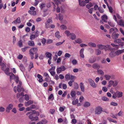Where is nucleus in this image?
<instances>
[{"label": "nucleus", "mask_w": 124, "mask_h": 124, "mask_svg": "<svg viewBox=\"0 0 124 124\" xmlns=\"http://www.w3.org/2000/svg\"><path fill=\"white\" fill-rule=\"evenodd\" d=\"M102 108L101 107L98 106L96 107L95 109V114H97L98 115H100L102 111Z\"/></svg>", "instance_id": "nucleus-1"}, {"label": "nucleus", "mask_w": 124, "mask_h": 124, "mask_svg": "<svg viewBox=\"0 0 124 124\" xmlns=\"http://www.w3.org/2000/svg\"><path fill=\"white\" fill-rule=\"evenodd\" d=\"M109 46H110L108 45H107L106 46L99 44L97 45V47L99 48L101 50L105 49L106 51L107 49V48H109Z\"/></svg>", "instance_id": "nucleus-2"}, {"label": "nucleus", "mask_w": 124, "mask_h": 124, "mask_svg": "<svg viewBox=\"0 0 124 124\" xmlns=\"http://www.w3.org/2000/svg\"><path fill=\"white\" fill-rule=\"evenodd\" d=\"M66 69L65 67L64 66H62L60 67L57 68L56 69L57 73H60L62 71L65 70Z\"/></svg>", "instance_id": "nucleus-3"}, {"label": "nucleus", "mask_w": 124, "mask_h": 124, "mask_svg": "<svg viewBox=\"0 0 124 124\" xmlns=\"http://www.w3.org/2000/svg\"><path fill=\"white\" fill-rule=\"evenodd\" d=\"M88 81L90 85L93 88H96L97 87V85H95L94 81L92 79L89 78L88 79Z\"/></svg>", "instance_id": "nucleus-4"}, {"label": "nucleus", "mask_w": 124, "mask_h": 124, "mask_svg": "<svg viewBox=\"0 0 124 124\" xmlns=\"http://www.w3.org/2000/svg\"><path fill=\"white\" fill-rule=\"evenodd\" d=\"M38 49L37 47L32 48L29 50L30 54H34L33 53L36 54L38 51Z\"/></svg>", "instance_id": "nucleus-5"}, {"label": "nucleus", "mask_w": 124, "mask_h": 124, "mask_svg": "<svg viewBox=\"0 0 124 124\" xmlns=\"http://www.w3.org/2000/svg\"><path fill=\"white\" fill-rule=\"evenodd\" d=\"M119 34L118 33H117L116 31H114L112 35V37L113 39H116L119 36Z\"/></svg>", "instance_id": "nucleus-6"}, {"label": "nucleus", "mask_w": 124, "mask_h": 124, "mask_svg": "<svg viewBox=\"0 0 124 124\" xmlns=\"http://www.w3.org/2000/svg\"><path fill=\"white\" fill-rule=\"evenodd\" d=\"M21 22L20 18L19 17H18L16 20L13 21L12 23L17 24L18 23H20Z\"/></svg>", "instance_id": "nucleus-7"}, {"label": "nucleus", "mask_w": 124, "mask_h": 124, "mask_svg": "<svg viewBox=\"0 0 124 124\" xmlns=\"http://www.w3.org/2000/svg\"><path fill=\"white\" fill-rule=\"evenodd\" d=\"M124 52V50H118L115 52L116 55L118 56L120 54Z\"/></svg>", "instance_id": "nucleus-8"}, {"label": "nucleus", "mask_w": 124, "mask_h": 124, "mask_svg": "<svg viewBox=\"0 0 124 124\" xmlns=\"http://www.w3.org/2000/svg\"><path fill=\"white\" fill-rule=\"evenodd\" d=\"M13 107V104H11L9 105L8 107H7L6 109V111L8 112H9V110L12 109Z\"/></svg>", "instance_id": "nucleus-9"}, {"label": "nucleus", "mask_w": 124, "mask_h": 124, "mask_svg": "<svg viewBox=\"0 0 124 124\" xmlns=\"http://www.w3.org/2000/svg\"><path fill=\"white\" fill-rule=\"evenodd\" d=\"M69 38L73 40L76 39V36L73 33H71L69 35Z\"/></svg>", "instance_id": "nucleus-10"}, {"label": "nucleus", "mask_w": 124, "mask_h": 124, "mask_svg": "<svg viewBox=\"0 0 124 124\" xmlns=\"http://www.w3.org/2000/svg\"><path fill=\"white\" fill-rule=\"evenodd\" d=\"M79 85L81 91L83 92H84L85 91V87L83 83L81 82L79 84Z\"/></svg>", "instance_id": "nucleus-11"}, {"label": "nucleus", "mask_w": 124, "mask_h": 124, "mask_svg": "<svg viewBox=\"0 0 124 124\" xmlns=\"http://www.w3.org/2000/svg\"><path fill=\"white\" fill-rule=\"evenodd\" d=\"M118 23L119 25L122 27L124 26V21L123 19L120 20Z\"/></svg>", "instance_id": "nucleus-12"}, {"label": "nucleus", "mask_w": 124, "mask_h": 124, "mask_svg": "<svg viewBox=\"0 0 124 124\" xmlns=\"http://www.w3.org/2000/svg\"><path fill=\"white\" fill-rule=\"evenodd\" d=\"M37 77L39 79V81L40 82H42L43 81V77L41 75L39 74H38L37 75Z\"/></svg>", "instance_id": "nucleus-13"}, {"label": "nucleus", "mask_w": 124, "mask_h": 124, "mask_svg": "<svg viewBox=\"0 0 124 124\" xmlns=\"http://www.w3.org/2000/svg\"><path fill=\"white\" fill-rule=\"evenodd\" d=\"M84 50V48H82L81 49L80 52V56L83 58H84L85 57L84 55L83 54Z\"/></svg>", "instance_id": "nucleus-14"}, {"label": "nucleus", "mask_w": 124, "mask_h": 124, "mask_svg": "<svg viewBox=\"0 0 124 124\" xmlns=\"http://www.w3.org/2000/svg\"><path fill=\"white\" fill-rule=\"evenodd\" d=\"M79 5L82 6H83L85 5V1L83 0L81 1V0H78Z\"/></svg>", "instance_id": "nucleus-15"}, {"label": "nucleus", "mask_w": 124, "mask_h": 124, "mask_svg": "<svg viewBox=\"0 0 124 124\" xmlns=\"http://www.w3.org/2000/svg\"><path fill=\"white\" fill-rule=\"evenodd\" d=\"M21 90L23 91H24V90L23 89H22V88H21V85H18L17 87V91L18 92H20Z\"/></svg>", "instance_id": "nucleus-16"}, {"label": "nucleus", "mask_w": 124, "mask_h": 124, "mask_svg": "<svg viewBox=\"0 0 124 124\" xmlns=\"http://www.w3.org/2000/svg\"><path fill=\"white\" fill-rule=\"evenodd\" d=\"M9 68H6V69H4V70H3L4 71V73L7 75H10V74L11 73H9Z\"/></svg>", "instance_id": "nucleus-17"}, {"label": "nucleus", "mask_w": 124, "mask_h": 124, "mask_svg": "<svg viewBox=\"0 0 124 124\" xmlns=\"http://www.w3.org/2000/svg\"><path fill=\"white\" fill-rule=\"evenodd\" d=\"M107 17L106 15H104L102 16V20L103 22H107Z\"/></svg>", "instance_id": "nucleus-18"}, {"label": "nucleus", "mask_w": 124, "mask_h": 124, "mask_svg": "<svg viewBox=\"0 0 124 124\" xmlns=\"http://www.w3.org/2000/svg\"><path fill=\"white\" fill-rule=\"evenodd\" d=\"M93 68L94 69H99L100 68V65L96 63H95L93 65Z\"/></svg>", "instance_id": "nucleus-19"}, {"label": "nucleus", "mask_w": 124, "mask_h": 124, "mask_svg": "<svg viewBox=\"0 0 124 124\" xmlns=\"http://www.w3.org/2000/svg\"><path fill=\"white\" fill-rule=\"evenodd\" d=\"M28 44L30 46H33L34 45V43L33 40H29L28 42Z\"/></svg>", "instance_id": "nucleus-20"}, {"label": "nucleus", "mask_w": 124, "mask_h": 124, "mask_svg": "<svg viewBox=\"0 0 124 124\" xmlns=\"http://www.w3.org/2000/svg\"><path fill=\"white\" fill-rule=\"evenodd\" d=\"M33 103V101L31 100H29L25 103V105L26 106H28L29 105Z\"/></svg>", "instance_id": "nucleus-21"}, {"label": "nucleus", "mask_w": 124, "mask_h": 124, "mask_svg": "<svg viewBox=\"0 0 124 124\" xmlns=\"http://www.w3.org/2000/svg\"><path fill=\"white\" fill-rule=\"evenodd\" d=\"M28 13L29 14L34 16L35 15L37 14L36 11H35L29 10Z\"/></svg>", "instance_id": "nucleus-22"}, {"label": "nucleus", "mask_w": 124, "mask_h": 124, "mask_svg": "<svg viewBox=\"0 0 124 124\" xmlns=\"http://www.w3.org/2000/svg\"><path fill=\"white\" fill-rule=\"evenodd\" d=\"M36 112V111L35 110H32L30 111L29 112L26 114V115L27 116L29 115L30 114H35Z\"/></svg>", "instance_id": "nucleus-23"}, {"label": "nucleus", "mask_w": 124, "mask_h": 124, "mask_svg": "<svg viewBox=\"0 0 124 124\" xmlns=\"http://www.w3.org/2000/svg\"><path fill=\"white\" fill-rule=\"evenodd\" d=\"M46 56L49 58H52V54L51 53L49 52H46L45 53Z\"/></svg>", "instance_id": "nucleus-24"}, {"label": "nucleus", "mask_w": 124, "mask_h": 124, "mask_svg": "<svg viewBox=\"0 0 124 124\" xmlns=\"http://www.w3.org/2000/svg\"><path fill=\"white\" fill-rule=\"evenodd\" d=\"M0 65L1 66V68L2 70H4L5 68H6V66L4 63L2 62L0 64Z\"/></svg>", "instance_id": "nucleus-25"}, {"label": "nucleus", "mask_w": 124, "mask_h": 124, "mask_svg": "<svg viewBox=\"0 0 124 124\" xmlns=\"http://www.w3.org/2000/svg\"><path fill=\"white\" fill-rule=\"evenodd\" d=\"M117 93L118 98H120V97H122L123 95V93L122 92H119L118 91H117Z\"/></svg>", "instance_id": "nucleus-26"}, {"label": "nucleus", "mask_w": 124, "mask_h": 124, "mask_svg": "<svg viewBox=\"0 0 124 124\" xmlns=\"http://www.w3.org/2000/svg\"><path fill=\"white\" fill-rule=\"evenodd\" d=\"M70 94L72 98H74L76 95V93L75 91H71Z\"/></svg>", "instance_id": "nucleus-27"}, {"label": "nucleus", "mask_w": 124, "mask_h": 124, "mask_svg": "<svg viewBox=\"0 0 124 124\" xmlns=\"http://www.w3.org/2000/svg\"><path fill=\"white\" fill-rule=\"evenodd\" d=\"M90 105V104L89 102H86L84 103V106L85 107H89Z\"/></svg>", "instance_id": "nucleus-28"}, {"label": "nucleus", "mask_w": 124, "mask_h": 124, "mask_svg": "<svg viewBox=\"0 0 124 124\" xmlns=\"http://www.w3.org/2000/svg\"><path fill=\"white\" fill-rule=\"evenodd\" d=\"M109 56L111 57H114L116 56L115 52L114 53L113 52H111L109 53Z\"/></svg>", "instance_id": "nucleus-29"}, {"label": "nucleus", "mask_w": 124, "mask_h": 124, "mask_svg": "<svg viewBox=\"0 0 124 124\" xmlns=\"http://www.w3.org/2000/svg\"><path fill=\"white\" fill-rule=\"evenodd\" d=\"M94 4L92 3L91 2L89 3L88 4H87L86 5V7L88 9L89 8H90L92 7L93 6Z\"/></svg>", "instance_id": "nucleus-30"}, {"label": "nucleus", "mask_w": 124, "mask_h": 124, "mask_svg": "<svg viewBox=\"0 0 124 124\" xmlns=\"http://www.w3.org/2000/svg\"><path fill=\"white\" fill-rule=\"evenodd\" d=\"M88 45L89 46L93 47H96V46L95 43H88Z\"/></svg>", "instance_id": "nucleus-31"}, {"label": "nucleus", "mask_w": 124, "mask_h": 124, "mask_svg": "<svg viewBox=\"0 0 124 124\" xmlns=\"http://www.w3.org/2000/svg\"><path fill=\"white\" fill-rule=\"evenodd\" d=\"M97 73L98 74L102 75L104 74V72L103 71L101 70H97Z\"/></svg>", "instance_id": "nucleus-32"}, {"label": "nucleus", "mask_w": 124, "mask_h": 124, "mask_svg": "<svg viewBox=\"0 0 124 124\" xmlns=\"http://www.w3.org/2000/svg\"><path fill=\"white\" fill-rule=\"evenodd\" d=\"M121 40L120 39H115L114 41V42L115 43L118 44L121 42Z\"/></svg>", "instance_id": "nucleus-33"}, {"label": "nucleus", "mask_w": 124, "mask_h": 124, "mask_svg": "<svg viewBox=\"0 0 124 124\" xmlns=\"http://www.w3.org/2000/svg\"><path fill=\"white\" fill-rule=\"evenodd\" d=\"M55 35L56 37L58 39L60 38L61 37V36L60 35V32L58 31L56 32L55 33Z\"/></svg>", "instance_id": "nucleus-34"}, {"label": "nucleus", "mask_w": 124, "mask_h": 124, "mask_svg": "<svg viewBox=\"0 0 124 124\" xmlns=\"http://www.w3.org/2000/svg\"><path fill=\"white\" fill-rule=\"evenodd\" d=\"M112 97L114 99H115L116 98V97H117V91L116 92H114L113 94Z\"/></svg>", "instance_id": "nucleus-35"}, {"label": "nucleus", "mask_w": 124, "mask_h": 124, "mask_svg": "<svg viewBox=\"0 0 124 124\" xmlns=\"http://www.w3.org/2000/svg\"><path fill=\"white\" fill-rule=\"evenodd\" d=\"M107 119L110 121L113 122L115 123H116L117 121L116 120H114V119H112L110 117H108L107 118Z\"/></svg>", "instance_id": "nucleus-36"}, {"label": "nucleus", "mask_w": 124, "mask_h": 124, "mask_svg": "<svg viewBox=\"0 0 124 124\" xmlns=\"http://www.w3.org/2000/svg\"><path fill=\"white\" fill-rule=\"evenodd\" d=\"M10 79H13L15 78V76L14 74H13L12 73H11L10 74Z\"/></svg>", "instance_id": "nucleus-37"}, {"label": "nucleus", "mask_w": 124, "mask_h": 124, "mask_svg": "<svg viewBox=\"0 0 124 124\" xmlns=\"http://www.w3.org/2000/svg\"><path fill=\"white\" fill-rule=\"evenodd\" d=\"M46 40L45 38H43L41 39V41L43 45L45 44L46 42Z\"/></svg>", "instance_id": "nucleus-38"}, {"label": "nucleus", "mask_w": 124, "mask_h": 124, "mask_svg": "<svg viewBox=\"0 0 124 124\" xmlns=\"http://www.w3.org/2000/svg\"><path fill=\"white\" fill-rule=\"evenodd\" d=\"M78 99H76L75 100H73L72 102V104L74 105H75L78 103Z\"/></svg>", "instance_id": "nucleus-39"}, {"label": "nucleus", "mask_w": 124, "mask_h": 124, "mask_svg": "<svg viewBox=\"0 0 124 124\" xmlns=\"http://www.w3.org/2000/svg\"><path fill=\"white\" fill-rule=\"evenodd\" d=\"M96 54L97 55H99L101 53V51L99 49H97L96 50Z\"/></svg>", "instance_id": "nucleus-40"}, {"label": "nucleus", "mask_w": 124, "mask_h": 124, "mask_svg": "<svg viewBox=\"0 0 124 124\" xmlns=\"http://www.w3.org/2000/svg\"><path fill=\"white\" fill-rule=\"evenodd\" d=\"M75 41L78 44H80L82 43V39H78L76 40H75Z\"/></svg>", "instance_id": "nucleus-41"}, {"label": "nucleus", "mask_w": 124, "mask_h": 124, "mask_svg": "<svg viewBox=\"0 0 124 124\" xmlns=\"http://www.w3.org/2000/svg\"><path fill=\"white\" fill-rule=\"evenodd\" d=\"M104 77H105L106 79V80H109L111 78V76H110L108 74L105 75H104Z\"/></svg>", "instance_id": "nucleus-42"}, {"label": "nucleus", "mask_w": 124, "mask_h": 124, "mask_svg": "<svg viewBox=\"0 0 124 124\" xmlns=\"http://www.w3.org/2000/svg\"><path fill=\"white\" fill-rule=\"evenodd\" d=\"M48 71L51 75L52 76H54L55 75V72L54 71L51 70H49Z\"/></svg>", "instance_id": "nucleus-43"}, {"label": "nucleus", "mask_w": 124, "mask_h": 124, "mask_svg": "<svg viewBox=\"0 0 124 124\" xmlns=\"http://www.w3.org/2000/svg\"><path fill=\"white\" fill-rule=\"evenodd\" d=\"M114 83V82L113 81L111 80L109 82L108 86L110 87L112 85H113Z\"/></svg>", "instance_id": "nucleus-44"}, {"label": "nucleus", "mask_w": 124, "mask_h": 124, "mask_svg": "<svg viewBox=\"0 0 124 124\" xmlns=\"http://www.w3.org/2000/svg\"><path fill=\"white\" fill-rule=\"evenodd\" d=\"M70 73H69L68 74H66L65 76V78L67 80L70 79Z\"/></svg>", "instance_id": "nucleus-45"}, {"label": "nucleus", "mask_w": 124, "mask_h": 124, "mask_svg": "<svg viewBox=\"0 0 124 124\" xmlns=\"http://www.w3.org/2000/svg\"><path fill=\"white\" fill-rule=\"evenodd\" d=\"M95 61V60H94V59L92 57H91L89 60V62L90 63H93Z\"/></svg>", "instance_id": "nucleus-46"}, {"label": "nucleus", "mask_w": 124, "mask_h": 124, "mask_svg": "<svg viewBox=\"0 0 124 124\" xmlns=\"http://www.w3.org/2000/svg\"><path fill=\"white\" fill-rule=\"evenodd\" d=\"M22 41L21 40H19L18 42V45L20 47H21L23 46Z\"/></svg>", "instance_id": "nucleus-47"}, {"label": "nucleus", "mask_w": 124, "mask_h": 124, "mask_svg": "<svg viewBox=\"0 0 124 124\" xmlns=\"http://www.w3.org/2000/svg\"><path fill=\"white\" fill-rule=\"evenodd\" d=\"M62 30H66L67 29L66 26L65 25H62L60 26Z\"/></svg>", "instance_id": "nucleus-48"}, {"label": "nucleus", "mask_w": 124, "mask_h": 124, "mask_svg": "<svg viewBox=\"0 0 124 124\" xmlns=\"http://www.w3.org/2000/svg\"><path fill=\"white\" fill-rule=\"evenodd\" d=\"M65 40H64L62 42H58L57 43L55 44V45L57 46H59L62 44L64 42H65Z\"/></svg>", "instance_id": "nucleus-49"}, {"label": "nucleus", "mask_w": 124, "mask_h": 124, "mask_svg": "<svg viewBox=\"0 0 124 124\" xmlns=\"http://www.w3.org/2000/svg\"><path fill=\"white\" fill-rule=\"evenodd\" d=\"M74 88L76 89H78L79 86L78 84L77 83H75L74 84Z\"/></svg>", "instance_id": "nucleus-50"}, {"label": "nucleus", "mask_w": 124, "mask_h": 124, "mask_svg": "<svg viewBox=\"0 0 124 124\" xmlns=\"http://www.w3.org/2000/svg\"><path fill=\"white\" fill-rule=\"evenodd\" d=\"M33 67V63L32 62H31L30 63V65L29 66V68L30 70Z\"/></svg>", "instance_id": "nucleus-51"}, {"label": "nucleus", "mask_w": 124, "mask_h": 124, "mask_svg": "<svg viewBox=\"0 0 124 124\" xmlns=\"http://www.w3.org/2000/svg\"><path fill=\"white\" fill-rule=\"evenodd\" d=\"M71 56L70 54L69 53H66L65 54V56L66 58H69Z\"/></svg>", "instance_id": "nucleus-52"}, {"label": "nucleus", "mask_w": 124, "mask_h": 124, "mask_svg": "<svg viewBox=\"0 0 124 124\" xmlns=\"http://www.w3.org/2000/svg\"><path fill=\"white\" fill-rule=\"evenodd\" d=\"M108 23L109 25L111 26L114 27L115 25L113 22L109 21L108 22Z\"/></svg>", "instance_id": "nucleus-53"}, {"label": "nucleus", "mask_w": 124, "mask_h": 124, "mask_svg": "<svg viewBox=\"0 0 124 124\" xmlns=\"http://www.w3.org/2000/svg\"><path fill=\"white\" fill-rule=\"evenodd\" d=\"M47 23H52V18H49L46 22Z\"/></svg>", "instance_id": "nucleus-54"}, {"label": "nucleus", "mask_w": 124, "mask_h": 124, "mask_svg": "<svg viewBox=\"0 0 124 124\" xmlns=\"http://www.w3.org/2000/svg\"><path fill=\"white\" fill-rule=\"evenodd\" d=\"M102 99L104 101H108L109 100L108 98L105 96H104L102 97Z\"/></svg>", "instance_id": "nucleus-55"}, {"label": "nucleus", "mask_w": 124, "mask_h": 124, "mask_svg": "<svg viewBox=\"0 0 124 124\" xmlns=\"http://www.w3.org/2000/svg\"><path fill=\"white\" fill-rule=\"evenodd\" d=\"M94 9L95 10H97L99 9V7L97 5H95L94 7Z\"/></svg>", "instance_id": "nucleus-56"}, {"label": "nucleus", "mask_w": 124, "mask_h": 124, "mask_svg": "<svg viewBox=\"0 0 124 124\" xmlns=\"http://www.w3.org/2000/svg\"><path fill=\"white\" fill-rule=\"evenodd\" d=\"M65 108V107H60L59 108V111L61 112H63Z\"/></svg>", "instance_id": "nucleus-57"}, {"label": "nucleus", "mask_w": 124, "mask_h": 124, "mask_svg": "<svg viewBox=\"0 0 124 124\" xmlns=\"http://www.w3.org/2000/svg\"><path fill=\"white\" fill-rule=\"evenodd\" d=\"M72 64L73 65H74L77 64V61L75 59H74L72 61Z\"/></svg>", "instance_id": "nucleus-58"}, {"label": "nucleus", "mask_w": 124, "mask_h": 124, "mask_svg": "<svg viewBox=\"0 0 124 124\" xmlns=\"http://www.w3.org/2000/svg\"><path fill=\"white\" fill-rule=\"evenodd\" d=\"M29 118L32 121V119L33 118V115L31 114H30L29 115Z\"/></svg>", "instance_id": "nucleus-59"}, {"label": "nucleus", "mask_w": 124, "mask_h": 124, "mask_svg": "<svg viewBox=\"0 0 124 124\" xmlns=\"http://www.w3.org/2000/svg\"><path fill=\"white\" fill-rule=\"evenodd\" d=\"M110 105H111L116 106L118 105V104L117 103L114 102H112L110 104Z\"/></svg>", "instance_id": "nucleus-60"}, {"label": "nucleus", "mask_w": 124, "mask_h": 124, "mask_svg": "<svg viewBox=\"0 0 124 124\" xmlns=\"http://www.w3.org/2000/svg\"><path fill=\"white\" fill-rule=\"evenodd\" d=\"M59 18L60 21H61L63 19V16L61 14H60L59 15Z\"/></svg>", "instance_id": "nucleus-61"}, {"label": "nucleus", "mask_w": 124, "mask_h": 124, "mask_svg": "<svg viewBox=\"0 0 124 124\" xmlns=\"http://www.w3.org/2000/svg\"><path fill=\"white\" fill-rule=\"evenodd\" d=\"M65 33L68 36H69V35L71 34L70 33V31H65Z\"/></svg>", "instance_id": "nucleus-62"}, {"label": "nucleus", "mask_w": 124, "mask_h": 124, "mask_svg": "<svg viewBox=\"0 0 124 124\" xmlns=\"http://www.w3.org/2000/svg\"><path fill=\"white\" fill-rule=\"evenodd\" d=\"M35 38V35L32 34L30 36V39L31 40H33Z\"/></svg>", "instance_id": "nucleus-63"}, {"label": "nucleus", "mask_w": 124, "mask_h": 124, "mask_svg": "<svg viewBox=\"0 0 124 124\" xmlns=\"http://www.w3.org/2000/svg\"><path fill=\"white\" fill-rule=\"evenodd\" d=\"M45 4L44 3L42 4L40 6V7L41 10L43 9L44 7L45 6Z\"/></svg>", "instance_id": "nucleus-64"}]
</instances>
